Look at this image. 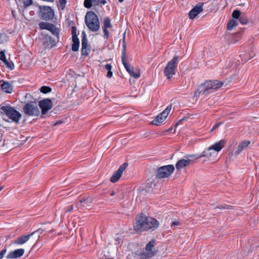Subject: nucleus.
<instances>
[{"instance_id": "1", "label": "nucleus", "mask_w": 259, "mask_h": 259, "mask_svg": "<svg viewBox=\"0 0 259 259\" xmlns=\"http://www.w3.org/2000/svg\"><path fill=\"white\" fill-rule=\"evenodd\" d=\"M135 223L134 225V230L137 233L145 231L156 229L159 226V222L155 219L147 217L143 213L135 218Z\"/></svg>"}, {"instance_id": "2", "label": "nucleus", "mask_w": 259, "mask_h": 259, "mask_svg": "<svg viewBox=\"0 0 259 259\" xmlns=\"http://www.w3.org/2000/svg\"><path fill=\"white\" fill-rule=\"evenodd\" d=\"M223 84V82L218 80L206 81L199 86L198 90L194 93V96L198 97L200 95H207L212 91L221 88Z\"/></svg>"}, {"instance_id": "3", "label": "nucleus", "mask_w": 259, "mask_h": 259, "mask_svg": "<svg viewBox=\"0 0 259 259\" xmlns=\"http://www.w3.org/2000/svg\"><path fill=\"white\" fill-rule=\"evenodd\" d=\"M1 115H5L12 121L18 124L22 117L21 114L10 105L3 106L0 107Z\"/></svg>"}, {"instance_id": "4", "label": "nucleus", "mask_w": 259, "mask_h": 259, "mask_svg": "<svg viewBox=\"0 0 259 259\" xmlns=\"http://www.w3.org/2000/svg\"><path fill=\"white\" fill-rule=\"evenodd\" d=\"M86 25L93 32L97 31L100 28V22L97 15L93 11L88 12L84 18Z\"/></svg>"}, {"instance_id": "5", "label": "nucleus", "mask_w": 259, "mask_h": 259, "mask_svg": "<svg viewBox=\"0 0 259 259\" xmlns=\"http://www.w3.org/2000/svg\"><path fill=\"white\" fill-rule=\"evenodd\" d=\"M178 56L175 55L174 58L167 63L164 69V74L168 79H170L176 73L178 64Z\"/></svg>"}, {"instance_id": "6", "label": "nucleus", "mask_w": 259, "mask_h": 259, "mask_svg": "<svg viewBox=\"0 0 259 259\" xmlns=\"http://www.w3.org/2000/svg\"><path fill=\"white\" fill-rule=\"evenodd\" d=\"M23 111L25 114L30 116H37L40 114L36 102L33 101L26 103L23 107Z\"/></svg>"}, {"instance_id": "7", "label": "nucleus", "mask_w": 259, "mask_h": 259, "mask_svg": "<svg viewBox=\"0 0 259 259\" xmlns=\"http://www.w3.org/2000/svg\"><path fill=\"white\" fill-rule=\"evenodd\" d=\"M175 170V167L172 164L164 165L159 167L156 172V178L163 179L169 177Z\"/></svg>"}, {"instance_id": "8", "label": "nucleus", "mask_w": 259, "mask_h": 259, "mask_svg": "<svg viewBox=\"0 0 259 259\" xmlns=\"http://www.w3.org/2000/svg\"><path fill=\"white\" fill-rule=\"evenodd\" d=\"M39 8V16L42 20L48 21L52 20L54 18L55 12L51 7L40 6Z\"/></svg>"}, {"instance_id": "9", "label": "nucleus", "mask_w": 259, "mask_h": 259, "mask_svg": "<svg viewBox=\"0 0 259 259\" xmlns=\"http://www.w3.org/2000/svg\"><path fill=\"white\" fill-rule=\"evenodd\" d=\"M155 243V240H151L149 242L145 248V251L139 254L140 259H149L155 255L153 249Z\"/></svg>"}, {"instance_id": "10", "label": "nucleus", "mask_w": 259, "mask_h": 259, "mask_svg": "<svg viewBox=\"0 0 259 259\" xmlns=\"http://www.w3.org/2000/svg\"><path fill=\"white\" fill-rule=\"evenodd\" d=\"M93 199L90 197L82 198L75 203L76 207L78 209L90 210L93 207Z\"/></svg>"}, {"instance_id": "11", "label": "nucleus", "mask_w": 259, "mask_h": 259, "mask_svg": "<svg viewBox=\"0 0 259 259\" xmlns=\"http://www.w3.org/2000/svg\"><path fill=\"white\" fill-rule=\"evenodd\" d=\"M38 106L41 111V117L46 114L49 110L52 108L53 104L52 100L50 99H45L40 100L38 102Z\"/></svg>"}, {"instance_id": "12", "label": "nucleus", "mask_w": 259, "mask_h": 259, "mask_svg": "<svg viewBox=\"0 0 259 259\" xmlns=\"http://www.w3.org/2000/svg\"><path fill=\"white\" fill-rule=\"evenodd\" d=\"M128 164L126 163H124L121 164L118 169L114 172L112 177L110 178V181L112 183H115L118 181L119 178L121 177L123 171L127 167Z\"/></svg>"}, {"instance_id": "13", "label": "nucleus", "mask_w": 259, "mask_h": 259, "mask_svg": "<svg viewBox=\"0 0 259 259\" xmlns=\"http://www.w3.org/2000/svg\"><path fill=\"white\" fill-rule=\"evenodd\" d=\"M81 55L83 56H88L90 52V48L88 49V38L87 34L84 31L81 33Z\"/></svg>"}, {"instance_id": "14", "label": "nucleus", "mask_w": 259, "mask_h": 259, "mask_svg": "<svg viewBox=\"0 0 259 259\" xmlns=\"http://www.w3.org/2000/svg\"><path fill=\"white\" fill-rule=\"evenodd\" d=\"M121 61L126 70L131 76L134 77L135 78H138L140 77V72L139 69H137L136 72H135L133 71V67L126 62V58H121Z\"/></svg>"}, {"instance_id": "15", "label": "nucleus", "mask_w": 259, "mask_h": 259, "mask_svg": "<svg viewBox=\"0 0 259 259\" xmlns=\"http://www.w3.org/2000/svg\"><path fill=\"white\" fill-rule=\"evenodd\" d=\"M203 11V3L196 5L189 13V17L191 19H194Z\"/></svg>"}, {"instance_id": "16", "label": "nucleus", "mask_w": 259, "mask_h": 259, "mask_svg": "<svg viewBox=\"0 0 259 259\" xmlns=\"http://www.w3.org/2000/svg\"><path fill=\"white\" fill-rule=\"evenodd\" d=\"M211 151H212V149H209V147L205 149L203 152L200 154H194V155H187L184 156L185 158H194L196 159H198L199 158L205 157L206 158H209L211 156H212V154L211 153Z\"/></svg>"}, {"instance_id": "17", "label": "nucleus", "mask_w": 259, "mask_h": 259, "mask_svg": "<svg viewBox=\"0 0 259 259\" xmlns=\"http://www.w3.org/2000/svg\"><path fill=\"white\" fill-rule=\"evenodd\" d=\"M25 250L23 248L17 249L10 251L6 256L7 259H15L21 257L24 253Z\"/></svg>"}, {"instance_id": "18", "label": "nucleus", "mask_w": 259, "mask_h": 259, "mask_svg": "<svg viewBox=\"0 0 259 259\" xmlns=\"http://www.w3.org/2000/svg\"><path fill=\"white\" fill-rule=\"evenodd\" d=\"M42 44L46 48H51L55 45V40L48 34H45L42 39Z\"/></svg>"}, {"instance_id": "19", "label": "nucleus", "mask_w": 259, "mask_h": 259, "mask_svg": "<svg viewBox=\"0 0 259 259\" xmlns=\"http://www.w3.org/2000/svg\"><path fill=\"white\" fill-rule=\"evenodd\" d=\"M185 159H181L178 160L176 164V168L178 170L182 168H185L193 161L190 158H186Z\"/></svg>"}, {"instance_id": "20", "label": "nucleus", "mask_w": 259, "mask_h": 259, "mask_svg": "<svg viewBox=\"0 0 259 259\" xmlns=\"http://www.w3.org/2000/svg\"><path fill=\"white\" fill-rule=\"evenodd\" d=\"M53 229L51 227L50 224H48L47 226H43L42 227L37 229L33 232L34 235H37L38 237H39V235L44 233L45 234H48L51 232Z\"/></svg>"}, {"instance_id": "21", "label": "nucleus", "mask_w": 259, "mask_h": 259, "mask_svg": "<svg viewBox=\"0 0 259 259\" xmlns=\"http://www.w3.org/2000/svg\"><path fill=\"white\" fill-rule=\"evenodd\" d=\"M33 235H34V233L33 232L29 234L23 235L14 240V244L17 245H22L28 241L30 237Z\"/></svg>"}, {"instance_id": "22", "label": "nucleus", "mask_w": 259, "mask_h": 259, "mask_svg": "<svg viewBox=\"0 0 259 259\" xmlns=\"http://www.w3.org/2000/svg\"><path fill=\"white\" fill-rule=\"evenodd\" d=\"M225 144V141L223 140H222L210 146L209 149H212V151L216 152H219L223 149Z\"/></svg>"}, {"instance_id": "23", "label": "nucleus", "mask_w": 259, "mask_h": 259, "mask_svg": "<svg viewBox=\"0 0 259 259\" xmlns=\"http://www.w3.org/2000/svg\"><path fill=\"white\" fill-rule=\"evenodd\" d=\"M166 117H167L166 116H164V114H162V112H161L151 122V124L156 126H159Z\"/></svg>"}, {"instance_id": "24", "label": "nucleus", "mask_w": 259, "mask_h": 259, "mask_svg": "<svg viewBox=\"0 0 259 259\" xmlns=\"http://www.w3.org/2000/svg\"><path fill=\"white\" fill-rule=\"evenodd\" d=\"M1 82H3L1 85L2 90L7 93H11L13 90V86L8 81L4 80H2Z\"/></svg>"}, {"instance_id": "25", "label": "nucleus", "mask_w": 259, "mask_h": 259, "mask_svg": "<svg viewBox=\"0 0 259 259\" xmlns=\"http://www.w3.org/2000/svg\"><path fill=\"white\" fill-rule=\"evenodd\" d=\"M250 143V142L247 140L242 142L238 146L237 150L235 152V154L238 155L244 149L247 147Z\"/></svg>"}, {"instance_id": "26", "label": "nucleus", "mask_w": 259, "mask_h": 259, "mask_svg": "<svg viewBox=\"0 0 259 259\" xmlns=\"http://www.w3.org/2000/svg\"><path fill=\"white\" fill-rule=\"evenodd\" d=\"M79 47V40L78 38H72V50L73 52H76L78 50Z\"/></svg>"}, {"instance_id": "27", "label": "nucleus", "mask_w": 259, "mask_h": 259, "mask_svg": "<svg viewBox=\"0 0 259 259\" xmlns=\"http://www.w3.org/2000/svg\"><path fill=\"white\" fill-rule=\"evenodd\" d=\"M53 24L48 23V22H40L38 24L39 28L41 30L46 29L49 30V29H51V27H52V25Z\"/></svg>"}, {"instance_id": "28", "label": "nucleus", "mask_w": 259, "mask_h": 259, "mask_svg": "<svg viewBox=\"0 0 259 259\" xmlns=\"http://www.w3.org/2000/svg\"><path fill=\"white\" fill-rule=\"evenodd\" d=\"M237 22L236 20L232 19L228 23L227 25V29L229 30H231L234 27L237 25Z\"/></svg>"}, {"instance_id": "29", "label": "nucleus", "mask_w": 259, "mask_h": 259, "mask_svg": "<svg viewBox=\"0 0 259 259\" xmlns=\"http://www.w3.org/2000/svg\"><path fill=\"white\" fill-rule=\"evenodd\" d=\"M103 25V27L105 28H109L112 27L111 20L109 17H106L104 18Z\"/></svg>"}, {"instance_id": "30", "label": "nucleus", "mask_w": 259, "mask_h": 259, "mask_svg": "<svg viewBox=\"0 0 259 259\" xmlns=\"http://www.w3.org/2000/svg\"><path fill=\"white\" fill-rule=\"evenodd\" d=\"M232 206H231V205H227V204H221V205H220L217 207H215L214 208V212H217V213H219V212H217L215 210L217 209H232Z\"/></svg>"}, {"instance_id": "31", "label": "nucleus", "mask_w": 259, "mask_h": 259, "mask_svg": "<svg viewBox=\"0 0 259 259\" xmlns=\"http://www.w3.org/2000/svg\"><path fill=\"white\" fill-rule=\"evenodd\" d=\"M51 26V29H49V30L51 31L53 34L58 36L60 33L59 29L58 28H57L54 24H52Z\"/></svg>"}, {"instance_id": "32", "label": "nucleus", "mask_w": 259, "mask_h": 259, "mask_svg": "<svg viewBox=\"0 0 259 259\" xmlns=\"http://www.w3.org/2000/svg\"><path fill=\"white\" fill-rule=\"evenodd\" d=\"M52 89L50 87L48 86H42L40 88V91L43 94H47L51 91Z\"/></svg>"}, {"instance_id": "33", "label": "nucleus", "mask_w": 259, "mask_h": 259, "mask_svg": "<svg viewBox=\"0 0 259 259\" xmlns=\"http://www.w3.org/2000/svg\"><path fill=\"white\" fill-rule=\"evenodd\" d=\"M240 14H241V12L239 10H235L233 12V13L232 14V17L234 18V19H239V18L241 17Z\"/></svg>"}, {"instance_id": "34", "label": "nucleus", "mask_w": 259, "mask_h": 259, "mask_svg": "<svg viewBox=\"0 0 259 259\" xmlns=\"http://www.w3.org/2000/svg\"><path fill=\"white\" fill-rule=\"evenodd\" d=\"M6 65V67L10 70H13L14 68V65L12 62H9L7 59L3 62Z\"/></svg>"}, {"instance_id": "35", "label": "nucleus", "mask_w": 259, "mask_h": 259, "mask_svg": "<svg viewBox=\"0 0 259 259\" xmlns=\"http://www.w3.org/2000/svg\"><path fill=\"white\" fill-rule=\"evenodd\" d=\"M239 21L240 22V23L241 24H242V25H245V24H247L248 23V20H247V17L244 16V15H243V16H241L239 19Z\"/></svg>"}, {"instance_id": "36", "label": "nucleus", "mask_w": 259, "mask_h": 259, "mask_svg": "<svg viewBox=\"0 0 259 259\" xmlns=\"http://www.w3.org/2000/svg\"><path fill=\"white\" fill-rule=\"evenodd\" d=\"M83 4L84 7L88 9H90L93 6L92 0H84Z\"/></svg>"}, {"instance_id": "37", "label": "nucleus", "mask_w": 259, "mask_h": 259, "mask_svg": "<svg viewBox=\"0 0 259 259\" xmlns=\"http://www.w3.org/2000/svg\"><path fill=\"white\" fill-rule=\"evenodd\" d=\"M172 108V106L171 105H168L166 109L163 110L162 112V114H164V116H166L167 117L170 111L171 110Z\"/></svg>"}, {"instance_id": "38", "label": "nucleus", "mask_w": 259, "mask_h": 259, "mask_svg": "<svg viewBox=\"0 0 259 259\" xmlns=\"http://www.w3.org/2000/svg\"><path fill=\"white\" fill-rule=\"evenodd\" d=\"M59 1L60 4L59 8L62 10H64L67 3V0H59Z\"/></svg>"}, {"instance_id": "39", "label": "nucleus", "mask_w": 259, "mask_h": 259, "mask_svg": "<svg viewBox=\"0 0 259 259\" xmlns=\"http://www.w3.org/2000/svg\"><path fill=\"white\" fill-rule=\"evenodd\" d=\"M71 33L72 35V38H78L76 34V28L75 26H72L71 27Z\"/></svg>"}, {"instance_id": "40", "label": "nucleus", "mask_w": 259, "mask_h": 259, "mask_svg": "<svg viewBox=\"0 0 259 259\" xmlns=\"http://www.w3.org/2000/svg\"><path fill=\"white\" fill-rule=\"evenodd\" d=\"M103 32H104V37L106 39H108L109 37V33L107 28H103Z\"/></svg>"}, {"instance_id": "41", "label": "nucleus", "mask_w": 259, "mask_h": 259, "mask_svg": "<svg viewBox=\"0 0 259 259\" xmlns=\"http://www.w3.org/2000/svg\"><path fill=\"white\" fill-rule=\"evenodd\" d=\"M123 50L122 51L121 58H126V45L125 44H122Z\"/></svg>"}, {"instance_id": "42", "label": "nucleus", "mask_w": 259, "mask_h": 259, "mask_svg": "<svg viewBox=\"0 0 259 259\" xmlns=\"http://www.w3.org/2000/svg\"><path fill=\"white\" fill-rule=\"evenodd\" d=\"M7 251V248L5 246L4 248L0 252V259H2Z\"/></svg>"}, {"instance_id": "43", "label": "nucleus", "mask_w": 259, "mask_h": 259, "mask_svg": "<svg viewBox=\"0 0 259 259\" xmlns=\"http://www.w3.org/2000/svg\"><path fill=\"white\" fill-rule=\"evenodd\" d=\"M24 7H27L32 4V0H26L23 1Z\"/></svg>"}, {"instance_id": "44", "label": "nucleus", "mask_w": 259, "mask_h": 259, "mask_svg": "<svg viewBox=\"0 0 259 259\" xmlns=\"http://www.w3.org/2000/svg\"><path fill=\"white\" fill-rule=\"evenodd\" d=\"M0 60H1L3 62L6 60V57L4 51L0 52Z\"/></svg>"}, {"instance_id": "45", "label": "nucleus", "mask_w": 259, "mask_h": 259, "mask_svg": "<svg viewBox=\"0 0 259 259\" xmlns=\"http://www.w3.org/2000/svg\"><path fill=\"white\" fill-rule=\"evenodd\" d=\"M222 123V122H218L216 124L214 125V126L212 127V128L211 130V132L213 131V130H215L216 128H218L220 125Z\"/></svg>"}, {"instance_id": "46", "label": "nucleus", "mask_w": 259, "mask_h": 259, "mask_svg": "<svg viewBox=\"0 0 259 259\" xmlns=\"http://www.w3.org/2000/svg\"><path fill=\"white\" fill-rule=\"evenodd\" d=\"M187 119V117H184L183 118H182V119H181L180 120H178L176 123L175 124V126H177L179 124H180L184 120H185Z\"/></svg>"}, {"instance_id": "47", "label": "nucleus", "mask_w": 259, "mask_h": 259, "mask_svg": "<svg viewBox=\"0 0 259 259\" xmlns=\"http://www.w3.org/2000/svg\"><path fill=\"white\" fill-rule=\"evenodd\" d=\"M179 225H180V222L179 221H174L172 222V223L171 224V227H173L178 226Z\"/></svg>"}, {"instance_id": "48", "label": "nucleus", "mask_w": 259, "mask_h": 259, "mask_svg": "<svg viewBox=\"0 0 259 259\" xmlns=\"http://www.w3.org/2000/svg\"><path fill=\"white\" fill-rule=\"evenodd\" d=\"M105 69L109 71L112 69V66L110 64H107L105 66Z\"/></svg>"}, {"instance_id": "49", "label": "nucleus", "mask_w": 259, "mask_h": 259, "mask_svg": "<svg viewBox=\"0 0 259 259\" xmlns=\"http://www.w3.org/2000/svg\"><path fill=\"white\" fill-rule=\"evenodd\" d=\"M113 73L111 71V70L108 71L107 74V77L108 78H110L112 76Z\"/></svg>"}, {"instance_id": "50", "label": "nucleus", "mask_w": 259, "mask_h": 259, "mask_svg": "<svg viewBox=\"0 0 259 259\" xmlns=\"http://www.w3.org/2000/svg\"><path fill=\"white\" fill-rule=\"evenodd\" d=\"M73 209V206L72 205H69L68 207V208L66 210V212H70L71 211H72Z\"/></svg>"}, {"instance_id": "51", "label": "nucleus", "mask_w": 259, "mask_h": 259, "mask_svg": "<svg viewBox=\"0 0 259 259\" xmlns=\"http://www.w3.org/2000/svg\"><path fill=\"white\" fill-rule=\"evenodd\" d=\"M92 2L94 6L99 5V0H92Z\"/></svg>"}, {"instance_id": "52", "label": "nucleus", "mask_w": 259, "mask_h": 259, "mask_svg": "<svg viewBox=\"0 0 259 259\" xmlns=\"http://www.w3.org/2000/svg\"><path fill=\"white\" fill-rule=\"evenodd\" d=\"M125 34H126V32L125 31L123 33V38L122 39V44H125Z\"/></svg>"}, {"instance_id": "53", "label": "nucleus", "mask_w": 259, "mask_h": 259, "mask_svg": "<svg viewBox=\"0 0 259 259\" xmlns=\"http://www.w3.org/2000/svg\"><path fill=\"white\" fill-rule=\"evenodd\" d=\"M99 3L102 5H105L107 3V2L106 0H99Z\"/></svg>"}, {"instance_id": "54", "label": "nucleus", "mask_w": 259, "mask_h": 259, "mask_svg": "<svg viewBox=\"0 0 259 259\" xmlns=\"http://www.w3.org/2000/svg\"><path fill=\"white\" fill-rule=\"evenodd\" d=\"M115 194V193L114 192V191H112L110 193V195L112 196L113 195H114Z\"/></svg>"}, {"instance_id": "55", "label": "nucleus", "mask_w": 259, "mask_h": 259, "mask_svg": "<svg viewBox=\"0 0 259 259\" xmlns=\"http://www.w3.org/2000/svg\"><path fill=\"white\" fill-rule=\"evenodd\" d=\"M62 123V122L61 121H57L55 124H54V125H58L59 124Z\"/></svg>"}, {"instance_id": "56", "label": "nucleus", "mask_w": 259, "mask_h": 259, "mask_svg": "<svg viewBox=\"0 0 259 259\" xmlns=\"http://www.w3.org/2000/svg\"><path fill=\"white\" fill-rule=\"evenodd\" d=\"M173 130V127H170L168 130L167 131L169 132H170L172 131Z\"/></svg>"}, {"instance_id": "57", "label": "nucleus", "mask_w": 259, "mask_h": 259, "mask_svg": "<svg viewBox=\"0 0 259 259\" xmlns=\"http://www.w3.org/2000/svg\"><path fill=\"white\" fill-rule=\"evenodd\" d=\"M216 151H211V153L212 154V155H213L215 153Z\"/></svg>"}, {"instance_id": "58", "label": "nucleus", "mask_w": 259, "mask_h": 259, "mask_svg": "<svg viewBox=\"0 0 259 259\" xmlns=\"http://www.w3.org/2000/svg\"><path fill=\"white\" fill-rule=\"evenodd\" d=\"M3 119H4L5 121H6V122H9V120L8 119H5L4 117H3Z\"/></svg>"}, {"instance_id": "59", "label": "nucleus", "mask_w": 259, "mask_h": 259, "mask_svg": "<svg viewBox=\"0 0 259 259\" xmlns=\"http://www.w3.org/2000/svg\"><path fill=\"white\" fill-rule=\"evenodd\" d=\"M12 15L13 16V17H15V14H14V12L13 11H12Z\"/></svg>"}, {"instance_id": "60", "label": "nucleus", "mask_w": 259, "mask_h": 259, "mask_svg": "<svg viewBox=\"0 0 259 259\" xmlns=\"http://www.w3.org/2000/svg\"><path fill=\"white\" fill-rule=\"evenodd\" d=\"M3 189V186H0V191Z\"/></svg>"}, {"instance_id": "61", "label": "nucleus", "mask_w": 259, "mask_h": 259, "mask_svg": "<svg viewBox=\"0 0 259 259\" xmlns=\"http://www.w3.org/2000/svg\"><path fill=\"white\" fill-rule=\"evenodd\" d=\"M124 0H118V1L120 3L122 2Z\"/></svg>"}]
</instances>
